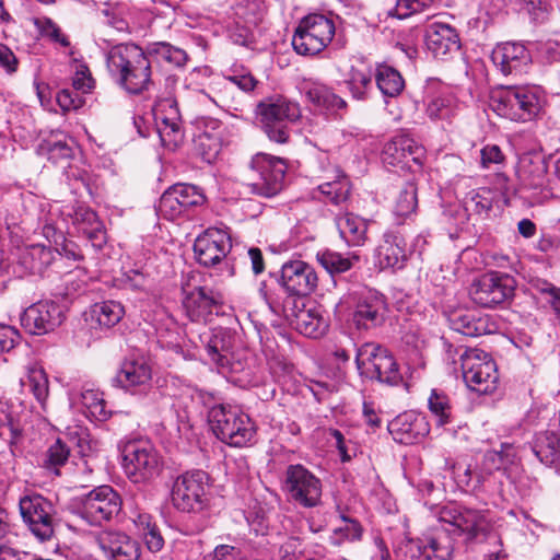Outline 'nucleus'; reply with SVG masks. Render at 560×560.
<instances>
[{
	"instance_id": "8fccbe9b",
	"label": "nucleus",
	"mask_w": 560,
	"mask_h": 560,
	"mask_svg": "<svg viewBox=\"0 0 560 560\" xmlns=\"http://www.w3.org/2000/svg\"><path fill=\"white\" fill-rule=\"evenodd\" d=\"M21 435V428L18 419L11 410V406L0 401V438L13 444Z\"/></svg>"
},
{
	"instance_id": "aec40b11",
	"label": "nucleus",
	"mask_w": 560,
	"mask_h": 560,
	"mask_svg": "<svg viewBox=\"0 0 560 560\" xmlns=\"http://www.w3.org/2000/svg\"><path fill=\"white\" fill-rule=\"evenodd\" d=\"M231 240L226 232L219 229H209L198 236L194 250L199 264L211 267L219 264L231 250Z\"/></svg>"
},
{
	"instance_id": "a878e982",
	"label": "nucleus",
	"mask_w": 560,
	"mask_h": 560,
	"mask_svg": "<svg viewBox=\"0 0 560 560\" xmlns=\"http://www.w3.org/2000/svg\"><path fill=\"white\" fill-rule=\"evenodd\" d=\"M260 121L284 122L295 121L301 117L300 105L282 95L267 97L257 105Z\"/></svg>"
},
{
	"instance_id": "c85d7f7f",
	"label": "nucleus",
	"mask_w": 560,
	"mask_h": 560,
	"mask_svg": "<svg viewBox=\"0 0 560 560\" xmlns=\"http://www.w3.org/2000/svg\"><path fill=\"white\" fill-rule=\"evenodd\" d=\"M205 345L209 360L220 368L229 364V357L232 350V335L224 328H214L209 332L199 336Z\"/></svg>"
},
{
	"instance_id": "774afa93",
	"label": "nucleus",
	"mask_w": 560,
	"mask_h": 560,
	"mask_svg": "<svg viewBox=\"0 0 560 560\" xmlns=\"http://www.w3.org/2000/svg\"><path fill=\"white\" fill-rule=\"evenodd\" d=\"M540 55L547 62L560 60V39H548L540 47Z\"/></svg>"
},
{
	"instance_id": "393cba45",
	"label": "nucleus",
	"mask_w": 560,
	"mask_h": 560,
	"mask_svg": "<svg viewBox=\"0 0 560 560\" xmlns=\"http://www.w3.org/2000/svg\"><path fill=\"white\" fill-rule=\"evenodd\" d=\"M427 49L435 58H444L460 48L459 35L454 26L441 21L429 23L424 31Z\"/></svg>"
},
{
	"instance_id": "603ef678",
	"label": "nucleus",
	"mask_w": 560,
	"mask_h": 560,
	"mask_svg": "<svg viewBox=\"0 0 560 560\" xmlns=\"http://www.w3.org/2000/svg\"><path fill=\"white\" fill-rule=\"evenodd\" d=\"M417 203V188L413 183H407L395 200L394 213L399 218H407L415 212Z\"/></svg>"
},
{
	"instance_id": "09e8293b",
	"label": "nucleus",
	"mask_w": 560,
	"mask_h": 560,
	"mask_svg": "<svg viewBox=\"0 0 560 560\" xmlns=\"http://www.w3.org/2000/svg\"><path fill=\"white\" fill-rule=\"evenodd\" d=\"M373 73L371 69L361 65L359 67H351L347 84L353 97L363 98L366 91L372 85Z\"/></svg>"
},
{
	"instance_id": "9d476101",
	"label": "nucleus",
	"mask_w": 560,
	"mask_h": 560,
	"mask_svg": "<svg viewBox=\"0 0 560 560\" xmlns=\"http://www.w3.org/2000/svg\"><path fill=\"white\" fill-rule=\"evenodd\" d=\"M252 182L248 184L252 191L264 197H272L282 187L284 167L280 159L257 153L250 161Z\"/></svg>"
},
{
	"instance_id": "dca6fc26",
	"label": "nucleus",
	"mask_w": 560,
	"mask_h": 560,
	"mask_svg": "<svg viewBox=\"0 0 560 560\" xmlns=\"http://www.w3.org/2000/svg\"><path fill=\"white\" fill-rule=\"evenodd\" d=\"M154 116L162 144L170 150H175L184 139L182 116L177 102L170 97L160 100Z\"/></svg>"
},
{
	"instance_id": "e2e57ef3",
	"label": "nucleus",
	"mask_w": 560,
	"mask_h": 560,
	"mask_svg": "<svg viewBox=\"0 0 560 560\" xmlns=\"http://www.w3.org/2000/svg\"><path fill=\"white\" fill-rule=\"evenodd\" d=\"M20 339L19 331L7 325H0V352H8L15 347Z\"/></svg>"
},
{
	"instance_id": "7c9ffc66",
	"label": "nucleus",
	"mask_w": 560,
	"mask_h": 560,
	"mask_svg": "<svg viewBox=\"0 0 560 560\" xmlns=\"http://www.w3.org/2000/svg\"><path fill=\"white\" fill-rule=\"evenodd\" d=\"M453 330L468 337H478L493 331V324L488 315L476 316L468 311H455L450 315Z\"/></svg>"
},
{
	"instance_id": "c03bdc74",
	"label": "nucleus",
	"mask_w": 560,
	"mask_h": 560,
	"mask_svg": "<svg viewBox=\"0 0 560 560\" xmlns=\"http://www.w3.org/2000/svg\"><path fill=\"white\" fill-rule=\"evenodd\" d=\"M316 258L330 275L342 273L350 270L360 259L355 254L343 256L340 253L331 250L319 252Z\"/></svg>"
},
{
	"instance_id": "5701e85b",
	"label": "nucleus",
	"mask_w": 560,
	"mask_h": 560,
	"mask_svg": "<svg viewBox=\"0 0 560 560\" xmlns=\"http://www.w3.org/2000/svg\"><path fill=\"white\" fill-rule=\"evenodd\" d=\"M184 294L183 306L191 322H210L221 307L219 296L205 287H195L190 291L184 289Z\"/></svg>"
},
{
	"instance_id": "864d4df0",
	"label": "nucleus",
	"mask_w": 560,
	"mask_h": 560,
	"mask_svg": "<svg viewBox=\"0 0 560 560\" xmlns=\"http://www.w3.org/2000/svg\"><path fill=\"white\" fill-rule=\"evenodd\" d=\"M195 144L202 159L209 163L217 158L221 149L220 138L206 131L196 136Z\"/></svg>"
},
{
	"instance_id": "72a5a7b5",
	"label": "nucleus",
	"mask_w": 560,
	"mask_h": 560,
	"mask_svg": "<svg viewBox=\"0 0 560 560\" xmlns=\"http://www.w3.org/2000/svg\"><path fill=\"white\" fill-rule=\"evenodd\" d=\"M51 248L40 244L24 247L19 253V265L27 272L42 273L54 260Z\"/></svg>"
},
{
	"instance_id": "e433bc0d",
	"label": "nucleus",
	"mask_w": 560,
	"mask_h": 560,
	"mask_svg": "<svg viewBox=\"0 0 560 560\" xmlns=\"http://www.w3.org/2000/svg\"><path fill=\"white\" fill-rule=\"evenodd\" d=\"M340 236L349 244L358 246L363 244L366 234V222L352 213H345L336 219Z\"/></svg>"
},
{
	"instance_id": "ddd939ff",
	"label": "nucleus",
	"mask_w": 560,
	"mask_h": 560,
	"mask_svg": "<svg viewBox=\"0 0 560 560\" xmlns=\"http://www.w3.org/2000/svg\"><path fill=\"white\" fill-rule=\"evenodd\" d=\"M284 489L293 501L304 508H314L320 502L322 482L302 465L287 468Z\"/></svg>"
},
{
	"instance_id": "6e6d98bb",
	"label": "nucleus",
	"mask_w": 560,
	"mask_h": 560,
	"mask_svg": "<svg viewBox=\"0 0 560 560\" xmlns=\"http://www.w3.org/2000/svg\"><path fill=\"white\" fill-rule=\"evenodd\" d=\"M438 0H396L393 14L406 19L433 5Z\"/></svg>"
},
{
	"instance_id": "473e14b6",
	"label": "nucleus",
	"mask_w": 560,
	"mask_h": 560,
	"mask_svg": "<svg viewBox=\"0 0 560 560\" xmlns=\"http://www.w3.org/2000/svg\"><path fill=\"white\" fill-rule=\"evenodd\" d=\"M308 102L326 110H338L346 107V102L331 88L315 81H305L302 85Z\"/></svg>"
},
{
	"instance_id": "f257e3e1",
	"label": "nucleus",
	"mask_w": 560,
	"mask_h": 560,
	"mask_svg": "<svg viewBox=\"0 0 560 560\" xmlns=\"http://www.w3.org/2000/svg\"><path fill=\"white\" fill-rule=\"evenodd\" d=\"M106 63L110 77L130 94L148 91L152 84L151 62L138 45L113 46L107 52Z\"/></svg>"
},
{
	"instance_id": "0e129e2a",
	"label": "nucleus",
	"mask_w": 560,
	"mask_h": 560,
	"mask_svg": "<svg viewBox=\"0 0 560 560\" xmlns=\"http://www.w3.org/2000/svg\"><path fill=\"white\" fill-rule=\"evenodd\" d=\"M481 165L488 168L491 164H499L503 161L504 155L497 144H487L480 151Z\"/></svg>"
},
{
	"instance_id": "b1692460",
	"label": "nucleus",
	"mask_w": 560,
	"mask_h": 560,
	"mask_svg": "<svg viewBox=\"0 0 560 560\" xmlns=\"http://www.w3.org/2000/svg\"><path fill=\"white\" fill-rule=\"evenodd\" d=\"M97 545L109 560H139L141 549L137 540L120 530H103L97 536Z\"/></svg>"
},
{
	"instance_id": "4d7b16f0",
	"label": "nucleus",
	"mask_w": 560,
	"mask_h": 560,
	"mask_svg": "<svg viewBox=\"0 0 560 560\" xmlns=\"http://www.w3.org/2000/svg\"><path fill=\"white\" fill-rule=\"evenodd\" d=\"M35 25L46 37L59 43L63 47L70 46L68 37L61 32L60 27L50 19L43 18L35 21Z\"/></svg>"
},
{
	"instance_id": "7ed1b4c3",
	"label": "nucleus",
	"mask_w": 560,
	"mask_h": 560,
	"mask_svg": "<svg viewBox=\"0 0 560 560\" xmlns=\"http://www.w3.org/2000/svg\"><path fill=\"white\" fill-rule=\"evenodd\" d=\"M208 418L215 436L231 446H245L255 438L256 428L253 421L237 407L213 406Z\"/></svg>"
},
{
	"instance_id": "ea45409f",
	"label": "nucleus",
	"mask_w": 560,
	"mask_h": 560,
	"mask_svg": "<svg viewBox=\"0 0 560 560\" xmlns=\"http://www.w3.org/2000/svg\"><path fill=\"white\" fill-rule=\"evenodd\" d=\"M374 77L377 88L385 96H397L404 90L405 81L393 67L380 65Z\"/></svg>"
},
{
	"instance_id": "4c0bfd02",
	"label": "nucleus",
	"mask_w": 560,
	"mask_h": 560,
	"mask_svg": "<svg viewBox=\"0 0 560 560\" xmlns=\"http://www.w3.org/2000/svg\"><path fill=\"white\" fill-rule=\"evenodd\" d=\"M133 524L150 551L159 552L163 548L164 538L150 514L139 513L133 518Z\"/></svg>"
},
{
	"instance_id": "052dcab7",
	"label": "nucleus",
	"mask_w": 560,
	"mask_h": 560,
	"mask_svg": "<svg viewBox=\"0 0 560 560\" xmlns=\"http://www.w3.org/2000/svg\"><path fill=\"white\" fill-rule=\"evenodd\" d=\"M72 84L77 91H82L83 93H88L92 90L94 81L91 77L88 66L78 65L75 67Z\"/></svg>"
},
{
	"instance_id": "4468645a",
	"label": "nucleus",
	"mask_w": 560,
	"mask_h": 560,
	"mask_svg": "<svg viewBox=\"0 0 560 560\" xmlns=\"http://www.w3.org/2000/svg\"><path fill=\"white\" fill-rule=\"evenodd\" d=\"M19 505L32 534L40 541L50 539L54 534V505L39 494L22 498Z\"/></svg>"
},
{
	"instance_id": "0eeeda50",
	"label": "nucleus",
	"mask_w": 560,
	"mask_h": 560,
	"mask_svg": "<svg viewBox=\"0 0 560 560\" xmlns=\"http://www.w3.org/2000/svg\"><path fill=\"white\" fill-rule=\"evenodd\" d=\"M463 378L467 387L479 394H490L498 385L495 362L481 349H468L460 355Z\"/></svg>"
},
{
	"instance_id": "c9c22d12",
	"label": "nucleus",
	"mask_w": 560,
	"mask_h": 560,
	"mask_svg": "<svg viewBox=\"0 0 560 560\" xmlns=\"http://www.w3.org/2000/svg\"><path fill=\"white\" fill-rule=\"evenodd\" d=\"M73 140L62 135L51 136L38 145V153L55 164L68 162L74 153Z\"/></svg>"
},
{
	"instance_id": "f704fd0d",
	"label": "nucleus",
	"mask_w": 560,
	"mask_h": 560,
	"mask_svg": "<svg viewBox=\"0 0 560 560\" xmlns=\"http://www.w3.org/2000/svg\"><path fill=\"white\" fill-rule=\"evenodd\" d=\"M124 315L125 308L119 302L105 301L90 308L89 320L92 327L108 329L117 325Z\"/></svg>"
},
{
	"instance_id": "bf43d9fd",
	"label": "nucleus",
	"mask_w": 560,
	"mask_h": 560,
	"mask_svg": "<svg viewBox=\"0 0 560 560\" xmlns=\"http://www.w3.org/2000/svg\"><path fill=\"white\" fill-rule=\"evenodd\" d=\"M264 132L269 140L277 143H285L289 139V129L284 122H266L260 121Z\"/></svg>"
},
{
	"instance_id": "6e6552de",
	"label": "nucleus",
	"mask_w": 560,
	"mask_h": 560,
	"mask_svg": "<svg viewBox=\"0 0 560 560\" xmlns=\"http://www.w3.org/2000/svg\"><path fill=\"white\" fill-rule=\"evenodd\" d=\"M515 280L508 273L486 272L469 285L471 301L486 308H492L510 300L514 294Z\"/></svg>"
},
{
	"instance_id": "69168bd1",
	"label": "nucleus",
	"mask_w": 560,
	"mask_h": 560,
	"mask_svg": "<svg viewBox=\"0 0 560 560\" xmlns=\"http://www.w3.org/2000/svg\"><path fill=\"white\" fill-rule=\"evenodd\" d=\"M73 220L79 225L82 232L83 228H90L100 222L96 212L85 207L77 208V210L74 211Z\"/></svg>"
},
{
	"instance_id": "37998d69",
	"label": "nucleus",
	"mask_w": 560,
	"mask_h": 560,
	"mask_svg": "<svg viewBox=\"0 0 560 560\" xmlns=\"http://www.w3.org/2000/svg\"><path fill=\"white\" fill-rule=\"evenodd\" d=\"M21 385L27 386L36 400L45 409L49 395L48 377L45 371L38 366H31L25 377L21 378Z\"/></svg>"
},
{
	"instance_id": "2f4dec72",
	"label": "nucleus",
	"mask_w": 560,
	"mask_h": 560,
	"mask_svg": "<svg viewBox=\"0 0 560 560\" xmlns=\"http://www.w3.org/2000/svg\"><path fill=\"white\" fill-rule=\"evenodd\" d=\"M385 303L381 295L370 292L358 304L353 320L359 328H370L383 320Z\"/></svg>"
},
{
	"instance_id": "de8ad7c7",
	"label": "nucleus",
	"mask_w": 560,
	"mask_h": 560,
	"mask_svg": "<svg viewBox=\"0 0 560 560\" xmlns=\"http://www.w3.org/2000/svg\"><path fill=\"white\" fill-rule=\"evenodd\" d=\"M69 455L70 446L57 439L44 454L42 466L58 476L59 468L68 462Z\"/></svg>"
},
{
	"instance_id": "1a4fd4ad",
	"label": "nucleus",
	"mask_w": 560,
	"mask_h": 560,
	"mask_svg": "<svg viewBox=\"0 0 560 560\" xmlns=\"http://www.w3.org/2000/svg\"><path fill=\"white\" fill-rule=\"evenodd\" d=\"M208 474L202 470L187 471L178 476L172 488V502L183 512L201 511L207 503Z\"/></svg>"
},
{
	"instance_id": "423d86ee",
	"label": "nucleus",
	"mask_w": 560,
	"mask_h": 560,
	"mask_svg": "<svg viewBox=\"0 0 560 560\" xmlns=\"http://www.w3.org/2000/svg\"><path fill=\"white\" fill-rule=\"evenodd\" d=\"M355 362L362 375L388 385L401 381L397 363L389 351L382 346L366 342L357 352Z\"/></svg>"
},
{
	"instance_id": "c756f323",
	"label": "nucleus",
	"mask_w": 560,
	"mask_h": 560,
	"mask_svg": "<svg viewBox=\"0 0 560 560\" xmlns=\"http://www.w3.org/2000/svg\"><path fill=\"white\" fill-rule=\"evenodd\" d=\"M389 430L401 443H413L429 433L424 417L406 412L396 417L389 423Z\"/></svg>"
},
{
	"instance_id": "4be33fe9",
	"label": "nucleus",
	"mask_w": 560,
	"mask_h": 560,
	"mask_svg": "<svg viewBox=\"0 0 560 560\" xmlns=\"http://www.w3.org/2000/svg\"><path fill=\"white\" fill-rule=\"evenodd\" d=\"M493 65L504 75L524 72L532 62L529 50L518 42L498 44L491 54Z\"/></svg>"
},
{
	"instance_id": "a211bd4d",
	"label": "nucleus",
	"mask_w": 560,
	"mask_h": 560,
	"mask_svg": "<svg viewBox=\"0 0 560 560\" xmlns=\"http://www.w3.org/2000/svg\"><path fill=\"white\" fill-rule=\"evenodd\" d=\"M424 148L406 135L393 137L387 141L382 151V161L385 165L411 168V163L422 164Z\"/></svg>"
},
{
	"instance_id": "58836bf2",
	"label": "nucleus",
	"mask_w": 560,
	"mask_h": 560,
	"mask_svg": "<svg viewBox=\"0 0 560 560\" xmlns=\"http://www.w3.org/2000/svg\"><path fill=\"white\" fill-rule=\"evenodd\" d=\"M421 560H451L454 551L453 539L445 532L439 533L424 546H419Z\"/></svg>"
},
{
	"instance_id": "13d9d810",
	"label": "nucleus",
	"mask_w": 560,
	"mask_h": 560,
	"mask_svg": "<svg viewBox=\"0 0 560 560\" xmlns=\"http://www.w3.org/2000/svg\"><path fill=\"white\" fill-rule=\"evenodd\" d=\"M100 23L120 33H130L132 31L130 23L121 16L120 12L113 9L102 10Z\"/></svg>"
},
{
	"instance_id": "20e7f679",
	"label": "nucleus",
	"mask_w": 560,
	"mask_h": 560,
	"mask_svg": "<svg viewBox=\"0 0 560 560\" xmlns=\"http://www.w3.org/2000/svg\"><path fill=\"white\" fill-rule=\"evenodd\" d=\"M122 469L132 482H147L160 474L161 457L149 441H128L122 447Z\"/></svg>"
},
{
	"instance_id": "f8f14e48",
	"label": "nucleus",
	"mask_w": 560,
	"mask_h": 560,
	"mask_svg": "<svg viewBox=\"0 0 560 560\" xmlns=\"http://www.w3.org/2000/svg\"><path fill=\"white\" fill-rule=\"evenodd\" d=\"M202 191L190 184H176L168 188L160 198L159 212L167 220H176L189 215L191 209L205 202Z\"/></svg>"
},
{
	"instance_id": "cd10ccee",
	"label": "nucleus",
	"mask_w": 560,
	"mask_h": 560,
	"mask_svg": "<svg viewBox=\"0 0 560 560\" xmlns=\"http://www.w3.org/2000/svg\"><path fill=\"white\" fill-rule=\"evenodd\" d=\"M376 259L381 269H401L407 260L404 238L395 233H385L376 249Z\"/></svg>"
},
{
	"instance_id": "a19ab883",
	"label": "nucleus",
	"mask_w": 560,
	"mask_h": 560,
	"mask_svg": "<svg viewBox=\"0 0 560 560\" xmlns=\"http://www.w3.org/2000/svg\"><path fill=\"white\" fill-rule=\"evenodd\" d=\"M462 533H466L470 539L485 534L488 530V522L485 516L475 510H464L454 516L453 523Z\"/></svg>"
},
{
	"instance_id": "6ab92c4d",
	"label": "nucleus",
	"mask_w": 560,
	"mask_h": 560,
	"mask_svg": "<svg viewBox=\"0 0 560 560\" xmlns=\"http://www.w3.org/2000/svg\"><path fill=\"white\" fill-rule=\"evenodd\" d=\"M318 278L312 266L302 260L284 264L281 269V283L291 296L311 294L317 287Z\"/></svg>"
},
{
	"instance_id": "680f3d73",
	"label": "nucleus",
	"mask_w": 560,
	"mask_h": 560,
	"mask_svg": "<svg viewBox=\"0 0 560 560\" xmlns=\"http://www.w3.org/2000/svg\"><path fill=\"white\" fill-rule=\"evenodd\" d=\"M56 100L58 105L65 113L78 109L82 105V98L78 94V92H73L67 89L58 92Z\"/></svg>"
},
{
	"instance_id": "338daca9",
	"label": "nucleus",
	"mask_w": 560,
	"mask_h": 560,
	"mask_svg": "<svg viewBox=\"0 0 560 560\" xmlns=\"http://www.w3.org/2000/svg\"><path fill=\"white\" fill-rule=\"evenodd\" d=\"M226 80L244 92H250L257 85V80L249 72L234 73L226 77Z\"/></svg>"
},
{
	"instance_id": "2eb2a0df",
	"label": "nucleus",
	"mask_w": 560,
	"mask_h": 560,
	"mask_svg": "<svg viewBox=\"0 0 560 560\" xmlns=\"http://www.w3.org/2000/svg\"><path fill=\"white\" fill-rule=\"evenodd\" d=\"M283 314L293 329L310 338L320 337L328 327L319 310L306 308L301 298H287L283 302Z\"/></svg>"
},
{
	"instance_id": "bb28decb",
	"label": "nucleus",
	"mask_w": 560,
	"mask_h": 560,
	"mask_svg": "<svg viewBox=\"0 0 560 560\" xmlns=\"http://www.w3.org/2000/svg\"><path fill=\"white\" fill-rule=\"evenodd\" d=\"M518 178L524 190L532 191V197H537L548 187L547 165L537 156L525 158L520 163Z\"/></svg>"
},
{
	"instance_id": "f03ea898",
	"label": "nucleus",
	"mask_w": 560,
	"mask_h": 560,
	"mask_svg": "<svg viewBox=\"0 0 560 560\" xmlns=\"http://www.w3.org/2000/svg\"><path fill=\"white\" fill-rule=\"evenodd\" d=\"M544 98L536 88H504L490 96V107L512 121H530L542 109Z\"/></svg>"
},
{
	"instance_id": "49530a36",
	"label": "nucleus",
	"mask_w": 560,
	"mask_h": 560,
	"mask_svg": "<svg viewBox=\"0 0 560 560\" xmlns=\"http://www.w3.org/2000/svg\"><path fill=\"white\" fill-rule=\"evenodd\" d=\"M457 108L456 98L450 94H440L432 97L425 108L428 117L432 120H444L451 118Z\"/></svg>"
},
{
	"instance_id": "f3484780",
	"label": "nucleus",
	"mask_w": 560,
	"mask_h": 560,
	"mask_svg": "<svg viewBox=\"0 0 560 560\" xmlns=\"http://www.w3.org/2000/svg\"><path fill=\"white\" fill-rule=\"evenodd\" d=\"M65 318L59 304L40 301L28 306L21 316V324L30 334L43 335L58 327Z\"/></svg>"
},
{
	"instance_id": "79ce46f5",
	"label": "nucleus",
	"mask_w": 560,
	"mask_h": 560,
	"mask_svg": "<svg viewBox=\"0 0 560 560\" xmlns=\"http://www.w3.org/2000/svg\"><path fill=\"white\" fill-rule=\"evenodd\" d=\"M318 191L325 196V201L340 205L349 197L350 184L346 175L339 168H336V178L322 182L318 185Z\"/></svg>"
},
{
	"instance_id": "a18cd8bd",
	"label": "nucleus",
	"mask_w": 560,
	"mask_h": 560,
	"mask_svg": "<svg viewBox=\"0 0 560 560\" xmlns=\"http://www.w3.org/2000/svg\"><path fill=\"white\" fill-rule=\"evenodd\" d=\"M80 402L86 416L97 421H105L110 416V411L106 409L103 393L100 390L84 389L81 393Z\"/></svg>"
},
{
	"instance_id": "9b49d317",
	"label": "nucleus",
	"mask_w": 560,
	"mask_h": 560,
	"mask_svg": "<svg viewBox=\"0 0 560 560\" xmlns=\"http://www.w3.org/2000/svg\"><path fill=\"white\" fill-rule=\"evenodd\" d=\"M121 510L119 494L109 486L93 489L82 501L80 516L91 525L110 521Z\"/></svg>"
},
{
	"instance_id": "5fc2aeb1",
	"label": "nucleus",
	"mask_w": 560,
	"mask_h": 560,
	"mask_svg": "<svg viewBox=\"0 0 560 560\" xmlns=\"http://www.w3.org/2000/svg\"><path fill=\"white\" fill-rule=\"evenodd\" d=\"M429 408L431 412L438 418V423L440 425L447 424L450 422L451 417V405L448 397L433 389L429 397Z\"/></svg>"
},
{
	"instance_id": "412c9836",
	"label": "nucleus",
	"mask_w": 560,
	"mask_h": 560,
	"mask_svg": "<svg viewBox=\"0 0 560 560\" xmlns=\"http://www.w3.org/2000/svg\"><path fill=\"white\" fill-rule=\"evenodd\" d=\"M152 369L144 358L126 359L114 377L120 388L132 394L143 393L151 387Z\"/></svg>"
},
{
	"instance_id": "3c124183",
	"label": "nucleus",
	"mask_w": 560,
	"mask_h": 560,
	"mask_svg": "<svg viewBox=\"0 0 560 560\" xmlns=\"http://www.w3.org/2000/svg\"><path fill=\"white\" fill-rule=\"evenodd\" d=\"M150 54L154 55L158 60L174 67L184 66L187 60V54L183 49L164 42L155 43L150 49Z\"/></svg>"
},
{
	"instance_id": "39448f33",
	"label": "nucleus",
	"mask_w": 560,
	"mask_h": 560,
	"mask_svg": "<svg viewBox=\"0 0 560 560\" xmlns=\"http://www.w3.org/2000/svg\"><path fill=\"white\" fill-rule=\"evenodd\" d=\"M334 35L332 20L322 14H311L299 23L292 37V46L299 55L315 56L327 47Z\"/></svg>"
}]
</instances>
